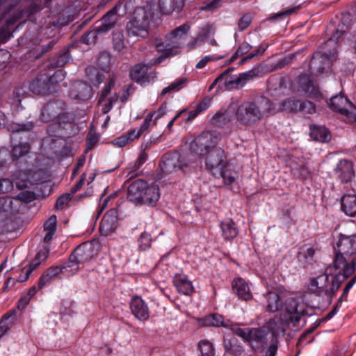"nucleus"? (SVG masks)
Listing matches in <instances>:
<instances>
[{
    "mask_svg": "<svg viewBox=\"0 0 356 356\" xmlns=\"http://www.w3.org/2000/svg\"><path fill=\"white\" fill-rule=\"evenodd\" d=\"M60 272V268L58 266H54L48 268L45 273L49 276L51 280L55 278L56 275H58Z\"/></svg>",
    "mask_w": 356,
    "mask_h": 356,
    "instance_id": "nucleus-51",
    "label": "nucleus"
},
{
    "mask_svg": "<svg viewBox=\"0 0 356 356\" xmlns=\"http://www.w3.org/2000/svg\"><path fill=\"white\" fill-rule=\"evenodd\" d=\"M344 31L337 29L335 33L332 35V38L327 41V43L332 42L334 40L339 39L343 33Z\"/></svg>",
    "mask_w": 356,
    "mask_h": 356,
    "instance_id": "nucleus-59",
    "label": "nucleus"
},
{
    "mask_svg": "<svg viewBox=\"0 0 356 356\" xmlns=\"http://www.w3.org/2000/svg\"><path fill=\"white\" fill-rule=\"evenodd\" d=\"M252 77L250 73H242L237 77H229L227 72L217 77L209 87L211 90L216 85L218 84L219 89L232 90L243 87L246 81Z\"/></svg>",
    "mask_w": 356,
    "mask_h": 356,
    "instance_id": "nucleus-9",
    "label": "nucleus"
},
{
    "mask_svg": "<svg viewBox=\"0 0 356 356\" xmlns=\"http://www.w3.org/2000/svg\"><path fill=\"white\" fill-rule=\"evenodd\" d=\"M13 188L12 183L8 179L0 180V193H5L10 191Z\"/></svg>",
    "mask_w": 356,
    "mask_h": 356,
    "instance_id": "nucleus-46",
    "label": "nucleus"
},
{
    "mask_svg": "<svg viewBox=\"0 0 356 356\" xmlns=\"http://www.w3.org/2000/svg\"><path fill=\"white\" fill-rule=\"evenodd\" d=\"M356 282V277L353 278L351 280L348 282V283L346 284V287L343 289L342 296L341 297V299H346L347 297V295L350 291V289L353 286Z\"/></svg>",
    "mask_w": 356,
    "mask_h": 356,
    "instance_id": "nucleus-52",
    "label": "nucleus"
},
{
    "mask_svg": "<svg viewBox=\"0 0 356 356\" xmlns=\"http://www.w3.org/2000/svg\"><path fill=\"white\" fill-rule=\"evenodd\" d=\"M264 49H262V50L261 51L260 49H257L255 51V52L254 53H251L250 54H249L248 56H246L245 58H243L241 61V64H243L244 63L246 60H249V59H251L252 58H253L254 56H255L256 55L260 54V53H262L264 51Z\"/></svg>",
    "mask_w": 356,
    "mask_h": 356,
    "instance_id": "nucleus-58",
    "label": "nucleus"
},
{
    "mask_svg": "<svg viewBox=\"0 0 356 356\" xmlns=\"http://www.w3.org/2000/svg\"><path fill=\"white\" fill-rule=\"evenodd\" d=\"M56 78L59 79L60 80H63L64 78L63 72L60 70L56 71L51 78V82L53 83L54 81V79H56Z\"/></svg>",
    "mask_w": 356,
    "mask_h": 356,
    "instance_id": "nucleus-61",
    "label": "nucleus"
},
{
    "mask_svg": "<svg viewBox=\"0 0 356 356\" xmlns=\"http://www.w3.org/2000/svg\"><path fill=\"white\" fill-rule=\"evenodd\" d=\"M220 138V135L217 131L204 132L191 143V149L197 155L204 156L208 152L214 149Z\"/></svg>",
    "mask_w": 356,
    "mask_h": 356,
    "instance_id": "nucleus-8",
    "label": "nucleus"
},
{
    "mask_svg": "<svg viewBox=\"0 0 356 356\" xmlns=\"http://www.w3.org/2000/svg\"><path fill=\"white\" fill-rule=\"evenodd\" d=\"M220 174L224 184L227 186L236 184L238 178V173L234 170L233 165L230 163L220 170Z\"/></svg>",
    "mask_w": 356,
    "mask_h": 356,
    "instance_id": "nucleus-27",
    "label": "nucleus"
},
{
    "mask_svg": "<svg viewBox=\"0 0 356 356\" xmlns=\"http://www.w3.org/2000/svg\"><path fill=\"white\" fill-rule=\"evenodd\" d=\"M300 111H302L305 113H313L315 112V106L310 102H301Z\"/></svg>",
    "mask_w": 356,
    "mask_h": 356,
    "instance_id": "nucleus-44",
    "label": "nucleus"
},
{
    "mask_svg": "<svg viewBox=\"0 0 356 356\" xmlns=\"http://www.w3.org/2000/svg\"><path fill=\"white\" fill-rule=\"evenodd\" d=\"M200 114L199 111L195 108L194 110L191 111L188 113V119L187 120L191 121L193 119H195L198 115Z\"/></svg>",
    "mask_w": 356,
    "mask_h": 356,
    "instance_id": "nucleus-62",
    "label": "nucleus"
},
{
    "mask_svg": "<svg viewBox=\"0 0 356 356\" xmlns=\"http://www.w3.org/2000/svg\"><path fill=\"white\" fill-rule=\"evenodd\" d=\"M35 268L31 266V265L29 266V267H25L22 269V274L19 275V278H18V282H25L26 281L29 277V275H31V272L34 270Z\"/></svg>",
    "mask_w": 356,
    "mask_h": 356,
    "instance_id": "nucleus-45",
    "label": "nucleus"
},
{
    "mask_svg": "<svg viewBox=\"0 0 356 356\" xmlns=\"http://www.w3.org/2000/svg\"><path fill=\"white\" fill-rule=\"evenodd\" d=\"M71 199L70 194H66L60 196L56 201V207L58 209H63L68 204Z\"/></svg>",
    "mask_w": 356,
    "mask_h": 356,
    "instance_id": "nucleus-43",
    "label": "nucleus"
},
{
    "mask_svg": "<svg viewBox=\"0 0 356 356\" xmlns=\"http://www.w3.org/2000/svg\"><path fill=\"white\" fill-rule=\"evenodd\" d=\"M311 67L317 74L328 72L331 67V60L327 54H316L311 60Z\"/></svg>",
    "mask_w": 356,
    "mask_h": 356,
    "instance_id": "nucleus-21",
    "label": "nucleus"
},
{
    "mask_svg": "<svg viewBox=\"0 0 356 356\" xmlns=\"http://www.w3.org/2000/svg\"><path fill=\"white\" fill-rule=\"evenodd\" d=\"M221 6L220 0H211L206 6L202 7V10H213Z\"/></svg>",
    "mask_w": 356,
    "mask_h": 356,
    "instance_id": "nucleus-50",
    "label": "nucleus"
},
{
    "mask_svg": "<svg viewBox=\"0 0 356 356\" xmlns=\"http://www.w3.org/2000/svg\"><path fill=\"white\" fill-rule=\"evenodd\" d=\"M163 115V113L159 110L158 112H154L149 113L145 119L144 120L143 122L140 125V127L136 128L133 129L132 131L127 133L126 135L129 141H133L136 139L139 138V137L149 128V127L151 124V122L152 121V119L154 117V122L156 120L161 118Z\"/></svg>",
    "mask_w": 356,
    "mask_h": 356,
    "instance_id": "nucleus-17",
    "label": "nucleus"
},
{
    "mask_svg": "<svg viewBox=\"0 0 356 356\" xmlns=\"http://www.w3.org/2000/svg\"><path fill=\"white\" fill-rule=\"evenodd\" d=\"M275 110L271 102L262 99L258 104L246 102L241 104L235 112L237 122L242 125L250 126Z\"/></svg>",
    "mask_w": 356,
    "mask_h": 356,
    "instance_id": "nucleus-3",
    "label": "nucleus"
},
{
    "mask_svg": "<svg viewBox=\"0 0 356 356\" xmlns=\"http://www.w3.org/2000/svg\"><path fill=\"white\" fill-rule=\"evenodd\" d=\"M200 356H214L215 350L213 344L208 341H201L199 343Z\"/></svg>",
    "mask_w": 356,
    "mask_h": 356,
    "instance_id": "nucleus-37",
    "label": "nucleus"
},
{
    "mask_svg": "<svg viewBox=\"0 0 356 356\" xmlns=\"http://www.w3.org/2000/svg\"><path fill=\"white\" fill-rule=\"evenodd\" d=\"M117 15L115 12H108L102 19L101 26L97 29V33H104L113 27L117 21Z\"/></svg>",
    "mask_w": 356,
    "mask_h": 356,
    "instance_id": "nucleus-33",
    "label": "nucleus"
},
{
    "mask_svg": "<svg viewBox=\"0 0 356 356\" xmlns=\"http://www.w3.org/2000/svg\"><path fill=\"white\" fill-rule=\"evenodd\" d=\"M330 106L336 111L343 115L348 122L356 121V107L346 97L337 95L331 98Z\"/></svg>",
    "mask_w": 356,
    "mask_h": 356,
    "instance_id": "nucleus-11",
    "label": "nucleus"
},
{
    "mask_svg": "<svg viewBox=\"0 0 356 356\" xmlns=\"http://www.w3.org/2000/svg\"><path fill=\"white\" fill-rule=\"evenodd\" d=\"M99 244L96 241L84 243L78 246L72 255L69 267L75 271L78 270V264L89 261L98 253Z\"/></svg>",
    "mask_w": 356,
    "mask_h": 356,
    "instance_id": "nucleus-7",
    "label": "nucleus"
},
{
    "mask_svg": "<svg viewBox=\"0 0 356 356\" xmlns=\"http://www.w3.org/2000/svg\"><path fill=\"white\" fill-rule=\"evenodd\" d=\"M146 187V182L143 180L134 181L127 189V198L129 201L138 204L143 200V193Z\"/></svg>",
    "mask_w": 356,
    "mask_h": 356,
    "instance_id": "nucleus-19",
    "label": "nucleus"
},
{
    "mask_svg": "<svg viewBox=\"0 0 356 356\" xmlns=\"http://www.w3.org/2000/svg\"><path fill=\"white\" fill-rule=\"evenodd\" d=\"M206 322L209 325L216 327L222 326L228 328L244 340L261 339L265 335L264 332L261 330L240 328L237 325L233 324L232 322H230L229 320H225L224 318L219 314H212L207 316L206 318Z\"/></svg>",
    "mask_w": 356,
    "mask_h": 356,
    "instance_id": "nucleus-6",
    "label": "nucleus"
},
{
    "mask_svg": "<svg viewBox=\"0 0 356 356\" xmlns=\"http://www.w3.org/2000/svg\"><path fill=\"white\" fill-rule=\"evenodd\" d=\"M208 33L209 31H206L204 33H200L199 35H197L193 40L188 44L189 49H195L197 46L201 45L206 39Z\"/></svg>",
    "mask_w": 356,
    "mask_h": 356,
    "instance_id": "nucleus-41",
    "label": "nucleus"
},
{
    "mask_svg": "<svg viewBox=\"0 0 356 356\" xmlns=\"http://www.w3.org/2000/svg\"><path fill=\"white\" fill-rule=\"evenodd\" d=\"M179 159V155L176 153L166 154L161 163V168L164 172H170L186 167L188 163L180 162Z\"/></svg>",
    "mask_w": 356,
    "mask_h": 356,
    "instance_id": "nucleus-20",
    "label": "nucleus"
},
{
    "mask_svg": "<svg viewBox=\"0 0 356 356\" xmlns=\"http://www.w3.org/2000/svg\"><path fill=\"white\" fill-rule=\"evenodd\" d=\"M205 159V166L209 170H221L229 163L227 161L225 152L221 148H215L208 152Z\"/></svg>",
    "mask_w": 356,
    "mask_h": 356,
    "instance_id": "nucleus-13",
    "label": "nucleus"
},
{
    "mask_svg": "<svg viewBox=\"0 0 356 356\" xmlns=\"http://www.w3.org/2000/svg\"><path fill=\"white\" fill-rule=\"evenodd\" d=\"M56 216L55 215L51 216L44 224V230L46 232L43 241L44 243H48L51 241L53 236L56 231Z\"/></svg>",
    "mask_w": 356,
    "mask_h": 356,
    "instance_id": "nucleus-29",
    "label": "nucleus"
},
{
    "mask_svg": "<svg viewBox=\"0 0 356 356\" xmlns=\"http://www.w3.org/2000/svg\"><path fill=\"white\" fill-rule=\"evenodd\" d=\"M97 140H98V138L95 134H90L88 136V143L90 144V145L95 144V143L97 141Z\"/></svg>",
    "mask_w": 356,
    "mask_h": 356,
    "instance_id": "nucleus-64",
    "label": "nucleus"
},
{
    "mask_svg": "<svg viewBox=\"0 0 356 356\" xmlns=\"http://www.w3.org/2000/svg\"><path fill=\"white\" fill-rule=\"evenodd\" d=\"M130 307L132 314L138 320L145 321L149 318L148 307L141 298L138 296L134 297L131 301Z\"/></svg>",
    "mask_w": 356,
    "mask_h": 356,
    "instance_id": "nucleus-18",
    "label": "nucleus"
},
{
    "mask_svg": "<svg viewBox=\"0 0 356 356\" xmlns=\"http://www.w3.org/2000/svg\"><path fill=\"white\" fill-rule=\"evenodd\" d=\"M129 143L126 135L121 136L112 141V143L120 147L127 145Z\"/></svg>",
    "mask_w": 356,
    "mask_h": 356,
    "instance_id": "nucleus-48",
    "label": "nucleus"
},
{
    "mask_svg": "<svg viewBox=\"0 0 356 356\" xmlns=\"http://www.w3.org/2000/svg\"><path fill=\"white\" fill-rule=\"evenodd\" d=\"M30 300V297H27L26 296L22 297L19 301V307H24L26 306L29 304Z\"/></svg>",
    "mask_w": 356,
    "mask_h": 356,
    "instance_id": "nucleus-60",
    "label": "nucleus"
},
{
    "mask_svg": "<svg viewBox=\"0 0 356 356\" xmlns=\"http://www.w3.org/2000/svg\"><path fill=\"white\" fill-rule=\"evenodd\" d=\"M250 17L248 15L243 16L238 22L239 29L243 31L250 24Z\"/></svg>",
    "mask_w": 356,
    "mask_h": 356,
    "instance_id": "nucleus-49",
    "label": "nucleus"
},
{
    "mask_svg": "<svg viewBox=\"0 0 356 356\" xmlns=\"http://www.w3.org/2000/svg\"><path fill=\"white\" fill-rule=\"evenodd\" d=\"M210 106V100L209 99H204L196 107L197 110L201 113L203 111H205L209 108Z\"/></svg>",
    "mask_w": 356,
    "mask_h": 356,
    "instance_id": "nucleus-53",
    "label": "nucleus"
},
{
    "mask_svg": "<svg viewBox=\"0 0 356 356\" xmlns=\"http://www.w3.org/2000/svg\"><path fill=\"white\" fill-rule=\"evenodd\" d=\"M293 90L300 95L307 97H316L319 93L308 76L300 77L296 85L293 86Z\"/></svg>",
    "mask_w": 356,
    "mask_h": 356,
    "instance_id": "nucleus-14",
    "label": "nucleus"
},
{
    "mask_svg": "<svg viewBox=\"0 0 356 356\" xmlns=\"http://www.w3.org/2000/svg\"><path fill=\"white\" fill-rule=\"evenodd\" d=\"M227 120V114L225 113H218L213 117V123L220 126L222 122Z\"/></svg>",
    "mask_w": 356,
    "mask_h": 356,
    "instance_id": "nucleus-47",
    "label": "nucleus"
},
{
    "mask_svg": "<svg viewBox=\"0 0 356 356\" xmlns=\"http://www.w3.org/2000/svg\"><path fill=\"white\" fill-rule=\"evenodd\" d=\"M148 70V67L146 65L139 64L135 65L130 73V76L133 80L135 81L143 83L147 80V72Z\"/></svg>",
    "mask_w": 356,
    "mask_h": 356,
    "instance_id": "nucleus-32",
    "label": "nucleus"
},
{
    "mask_svg": "<svg viewBox=\"0 0 356 356\" xmlns=\"http://www.w3.org/2000/svg\"><path fill=\"white\" fill-rule=\"evenodd\" d=\"M51 280V278H50L49 276H47V275L44 273L42 275V277L40 280L39 286L40 287H42L44 285H46L47 283H49Z\"/></svg>",
    "mask_w": 356,
    "mask_h": 356,
    "instance_id": "nucleus-57",
    "label": "nucleus"
},
{
    "mask_svg": "<svg viewBox=\"0 0 356 356\" xmlns=\"http://www.w3.org/2000/svg\"><path fill=\"white\" fill-rule=\"evenodd\" d=\"M267 309L269 312H275L278 311L282 305V301L280 294L276 291H270L266 295Z\"/></svg>",
    "mask_w": 356,
    "mask_h": 356,
    "instance_id": "nucleus-30",
    "label": "nucleus"
},
{
    "mask_svg": "<svg viewBox=\"0 0 356 356\" xmlns=\"http://www.w3.org/2000/svg\"><path fill=\"white\" fill-rule=\"evenodd\" d=\"M213 60V58L210 56H206L203 58H202L196 65V68L202 69L205 67V65Z\"/></svg>",
    "mask_w": 356,
    "mask_h": 356,
    "instance_id": "nucleus-54",
    "label": "nucleus"
},
{
    "mask_svg": "<svg viewBox=\"0 0 356 356\" xmlns=\"http://www.w3.org/2000/svg\"><path fill=\"white\" fill-rule=\"evenodd\" d=\"M338 270L334 269V264L326 268L325 273L311 280L308 289L312 293L318 296H330L340 287V276Z\"/></svg>",
    "mask_w": 356,
    "mask_h": 356,
    "instance_id": "nucleus-4",
    "label": "nucleus"
},
{
    "mask_svg": "<svg viewBox=\"0 0 356 356\" xmlns=\"http://www.w3.org/2000/svg\"><path fill=\"white\" fill-rule=\"evenodd\" d=\"M341 207L346 215L355 216L356 214V195H344L341 198Z\"/></svg>",
    "mask_w": 356,
    "mask_h": 356,
    "instance_id": "nucleus-25",
    "label": "nucleus"
},
{
    "mask_svg": "<svg viewBox=\"0 0 356 356\" xmlns=\"http://www.w3.org/2000/svg\"><path fill=\"white\" fill-rule=\"evenodd\" d=\"M84 182H85V177L83 175L81 179L79 181V183L72 188V192L74 193L76 191H78L79 188H81V186H83V184H84Z\"/></svg>",
    "mask_w": 356,
    "mask_h": 356,
    "instance_id": "nucleus-63",
    "label": "nucleus"
},
{
    "mask_svg": "<svg viewBox=\"0 0 356 356\" xmlns=\"http://www.w3.org/2000/svg\"><path fill=\"white\" fill-rule=\"evenodd\" d=\"M297 9H298V8H292L287 9L284 11L280 12V13H277L274 17L275 19H277L280 17L290 15L291 14L293 13Z\"/></svg>",
    "mask_w": 356,
    "mask_h": 356,
    "instance_id": "nucleus-55",
    "label": "nucleus"
},
{
    "mask_svg": "<svg viewBox=\"0 0 356 356\" xmlns=\"http://www.w3.org/2000/svg\"><path fill=\"white\" fill-rule=\"evenodd\" d=\"M336 257L334 261V269L348 277L354 270L356 265V235L341 236L334 247Z\"/></svg>",
    "mask_w": 356,
    "mask_h": 356,
    "instance_id": "nucleus-2",
    "label": "nucleus"
},
{
    "mask_svg": "<svg viewBox=\"0 0 356 356\" xmlns=\"http://www.w3.org/2000/svg\"><path fill=\"white\" fill-rule=\"evenodd\" d=\"M170 3H173V6H168L166 3H163L161 5V11L165 15L171 14L174 11H179L184 7V0H170Z\"/></svg>",
    "mask_w": 356,
    "mask_h": 356,
    "instance_id": "nucleus-35",
    "label": "nucleus"
},
{
    "mask_svg": "<svg viewBox=\"0 0 356 356\" xmlns=\"http://www.w3.org/2000/svg\"><path fill=\"white\" fill-rule=\"evenodd\" d=\"M134 13V20L127 26L128 31L130 35L144 37L147 34V17L145 15L143 8L136 9Z\"/></svg>",
    "mask_w": 356,
    "mask_h": 356,
    "instance_id": "nucleus-12",
    "label": "nucleus"
},
{
    "mask_svg": "<svg viewBox=\"0 0 356 356\" xmlns=\"http://www.w3.org/2000/svg\"><path fill=\"white\" fill-rule=\"evenodd\" d=\"M30 147L28 143H22L15 145L12 152L13 159H18L26 154L29 151Z\"/></svg>",
    "mask_w": 356,
    "mask_h": 356,
    "instance_id": "nucleus-38",
    "label": "nucleus"
},
{
    "mask_svg": "<svg viewBox=\"0 0 356 356\" xmlns=\"http://www.w3.org/2000/svg\"><path fill=\"white\" fill-rule=\"evenodd\" d=\"M118 214L115 209H111L106 213L103 216L100 225L99 231L102 235L108 236L112 234L117 227Z\"/></svg>",
    "mask_w": 356,
    "mask_h": 356,
    "instance_id": "nucleus-16",
    "label": "nucleus"
},
{
    "mask_svg": "<svg viewBox=\"0 0 356 356\" xmlns=\"http://www.w3.org/2000/svg\"><path fill=\"white\" fill-rule=\"evenodd\" d=\"M113 86V81L111 80L108 85L102 91L100 98L99 104L102 106V112L104 113H108L112 108V102L111 100H106V97L109 94L112 86Z\"/></svg>",
    "mask_w": 356,
    "mask_h": 356,
    "instance_id": "nucleus-34",
    "label": "nucleus"
},
{
    "mask_svg": "<svg viewBox=\"0 0 356 356\" xmlns=\"http://www.w3.org/2000/svg\"><path fill=\"white\" fill-rule=\"evenodd\" d=\"M232 290L239 299L248 301L252 299L250 283L241 277H236L232 281Z\"/></svg>",
    "mask_w": 356,
    "mask_h": 356,
    "instance_id": "nucleus-15",
    "label": "nucleus"
},
{
    "mask_svg": "<svg viewBox=\"0 0 356 356\" xmlns=\"http://www.w3.org/2000/svg\"><path fill=\"white\" fill-rule=\"evenodd\" d=\"M189 29L190 26L188 24H183L171 32L164 42L156 43L155 47L157 51L162 54L156 58L152 65L159 64L166 58L179 54Z\"/></svg>",
    "mask_w": 356,
    "mask_h": 356,
    "instance_id": "nucleus-5",
    "label": "nucleus"
},
{
    "mask_svg": "<svg viewBox=\"0 0 356 356\" xmlns=\"http://www.w3.org/2000/svg\"><path fill=\"white\" fill-rule=\"evenodd\" d=\"M307 305L301 297L292 298L286 303L285 313L282 316H276L270 319L262 328L254 330H263L265 335L261 339L248 340L250 342L261 341L267 334L268 330L273 336L283 335L289 324L292 322H298L302 316L306 313Z\"/></svg>",
    "mask_w": 356,
    "mask_h": 356,
    "instance_id": "nucleus-1",
    "label": "nucleus"
},
{
    "mask_svg": "<svg viewBox=\"0 0 356 356\" xmlns=\"http://www.w3.org/2000/svg\"><path fill=\"white\" fill-rule=\"evenodd\" d=\"M143 200L140 203L152 204L156 202L160 197L159 188L156 185L148 184L146 182V187L143 193Z\"/></svg>",
    "mask_w": 356,
    "mask_h": 356,
    "instance_id": "nucleus-24",
    "label": "nucleus"
},
{
    "mask_svg": "<svg viewBox=\"0 0 356 356\" xmlns=\"http://www.w3.org/2000/svg\"><path fill=\"white\" fill-rule=\"evenodd\" d=\"M140 242L141 247H142V243L143 242L145 243V246L143 248V249H144V250L146 249L150 245L149 236L148 235H145V234L141 235V237L140 238Z\"/></svg>",
    "mask_w": 356,
    "mask_h": 356,
    "instance_id": "nucleus-56",
    "label": "nucleus"
},
{
    "mask_svg": "<svg viewBox=\"0 0 356 356\" xmlns=\"http://www.w3.org/2000/svg\"><path fill=\"white\" fill-rule=\"evenodd\" d=\"M221 229L225 239H233L238 235V229L231 219H227L221 222Z\"/></svg>",
    "mask_w": 356,
    "mask_h": 356,
    "instance_id": "nucleus-31",
    "label": "nucleus"
},
{
    "mask_svg": "<svg viewBox=\"0 0 356 356\" xmlns=\"http://www.w3.org/2000/svg\"><path fill=\"white\" fill-rule=\"evenodd\" d=\"M310 130V136L315 140L325 143L331 140L330 131L323 127L312 126Z\"/></svg>",
    "mask_w": 356,
    "mask_h": 356,
    "instance_id": "nucleus-28",
    "label": "nucleus"
},
{
    "mask_svg": "<svg viewBox=\"0 0 356 356\" xmlns=\"http://www.w3.org/2000/svg\"><path fill=\"white\" fill-rule=\"evenodd\" d=\"M337 173L343 182L351 181L354 177L352 163L347 160L341 161L337 165Z\"/></svg>",
    "mask_w": 356,
    "mask_h": 356,
    "instance_id": "nucleus-23",
    "label": "nucleus"
},
{
    "mask_svg": "<svg viewBox=\"0 0 356 356\" xmlns=\"http://www.w3.org/2000/svg\"><path fill=\"white\" fill-rule=\"evenodd\" d=\"M186 79L184 78L179 79L174 81L168 86L164 88L161 92V94L165 95L170 92H176L182 88V86L186 83Z\"/></svg>",
    "mask_w": 356,
    "mask_h": 356,
    "instance_id": "nucleus-39",
    "label": "nucleus"
},
{
    "mask_svg": "<svg viewBox=\"0 0 356 356\" xmlns=\"http://www.w3.org/2000/svg\"><path fill=\"white\" fill-rule=\"evenodd\" d=\"M49 248L45 245L41 248L35 255L33 261L30 264L34 268H37L42 261H44L49 255Z\"/></svg>",
    "mask_w": 356,
    "mask_h": 356,
    "instance_id": "nucleus-36",
    "label": "nucleus"
},
{
    "mask_svg": "<svg viewBox=\"0 0 356 356\" xmlns=\"http://www.w3.org/2000/svg\"><path fill=\"white\" fill-rule=\"evenodd\" d=\"M9 318L10 316L5 315L0 321V338L8 332L13 324V321L9 320Z\"/></svg>",
    "mask_w": 356,
    "mask_h": 356,
    "instance_id": "nucleus-40",
    "label": "nucleus"
},
{
    "mask_svg": "<svg viewBox=\"0 0 356 356\" xmlns=\"http://www.w3.org/2000/svg\"><path fill=\"white\" fill-rule=\"evenodd\" d=\"M301 107V101L295 97H290L284 99L280 104L278 111H286L289 113H296L300 111Z\"/></svg>",
    "mask_w": 356,
    "mask_h": 356,
    "instance_id": "nucleus-26",
    "label": "nucleus"
},
{
    "mask_svg": "<svg viewBox=\"0 0 356 356\" xmlns=\"http://www.w3.org/2000/svg\"><path fill=\"white\" fill-rule=\"evenodd\" d=\"M252 77L250 73H242L237 77H229L227 72L217 77L209 87L211 90L216 85L218 84L219 89L232 90L243 87L246 81Z\"/></svg>",
    "mask_w": 356,
    "mask_h": 356,
    "instance_id": "nucleus-10",
    "label": "nucleus"
},
{
    "mask_svg": "<svg viewBox=\"0 0 356 356\" xmlns=\"http://www.w3.org/2000/svg\"><path fill=\"white\" fill-rule=\"evenodd\" d=\"M251 49V46L248 43H243L238 48L237 51L234 54V55L232 57V60L236 59L238 57L243 56L245 54H247Z\"/></svg>",
    "mask_w": 356,
    "mask_h": 356,
    "instance_id": "nucleus-42",
    "label": "nucleus"
},
{
    "mask_svg": "<svg viewBox=\"0 0 356 356\" xmlns=\"http://www.w3.org/2000/svg\"><path fill=\"white\" fill-rule=\"evenodd\" d=\"M174 285L178 292L184 295H190L194 291L191 281L186 275H176L174 278Z\"/></svg>",
    "mask_w": 356,
    "mask_h": 356,
    "instance_id": "nucleus-22",
    "label": "nucleus"
}]
</instances>
